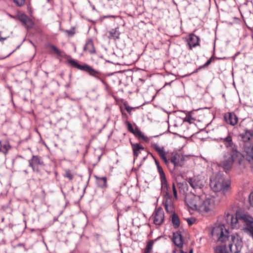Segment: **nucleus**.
<instances>
[{"mask_svg":"<svg viewBox=\"0 0 253 253\" xmlns=\"http://www.w3.org/2000/svg\"><path fill=\"white\" fill-rule=\"evenodd\" d=\"M215 230L219 231V236L217 240L218 243H226L232 253H239L243 247L242 240L236 234L230 235L229 232L225 229L223 225L214 227Z\"/></svg>","mask_w":253,"mask_h":253,"instance_id":"f257e3e1","label":"nucleus"},{"mask_svg":"<svg viewBox=\"0 0 253 253\" xmlns=\"http://www.w3.org/2000/svg\"><path fill=\"white\" fill-rule=\"evenodd\" d=\"M244 161V156L238 150L227 151L224 153L219 166L227 173L234 164L241 166Z\"/></svg>","mask_w":253,"mask_h":253,"instance_id":"f03ea898","label":"nucleus"},{"mask_svg":"<svg viewBox=\"0 0 253 253\" xmlns=\"http://www.w3.org/2000/svg\"><path fill=\"white\" fill-rule=\"evenodd\" d=\"M226 223L232 228L239 227L240 224L244 223V226L253 224V217L250 214L243 212H238L236 215L228 213L225 217Z\"/></svg>","mask_w":253,"mask_h":253,"instance_id":"7ed1b4c3","label":"nucleus"},{"mask_svg":"<svg viewBox=\"0 0 253 253\" xmlns=\"http://www.w3.org/2000/svg\"><path fill=\"white\" fill-rule=\"evenodd\" d=\"M210 185L213 191H221L225 195L230 191L231 182L219 173L211 178Z\"/></svg>","mask_w":253,"mask_h":253,"instance_id":"20e7f679","label":"nucleus"},{"mask_svg":"<svg viewBox=\"0 0 253 253\" xmlns=\"http://www.w3.org/2000/svg\"><path fill=\"white\" fill-rule=\"evenodd\" d=\"M68 63L70 64L72 68H77L81 71L86 72L91 76L94 77L99 81H101L102 79L101 77V73L94 69L90 66L84 64V65H80L78 61L73 59L68 60Z\"/></svg>","mask_w":253,"mask_h":253,"instance_id":"39448f33","label":"nucleus"},{"mask_svg":"<svg viewBox=\"0 0 253 253\" xmlns=\"http://www.w3.org/2000/svg\"><path fill=\"white\" fill-rule=\"evenodd\" d=\"M199 206L200 211H205L206 212H208L214 208V199L211 197L210 196H207L205 194H202L201 195Z\"/></svg>","mask_w":253,"mask_h":253,"instance_id":"423d86ee","label":"nucleus"},{"mask_svg":"<svg viewBox=\"0 0 253 253\" xmlns=\"http://www.w3.org/2000/svg\"><path fill=\"white\" fill-rule=\"evenodd\" d=\"M201 197V195L193 194L191 196H187L185 197V202L191 209L199 211Z\"/></svg>","mask_w":253,"mask_h":253,"instance_id":"0eeeda50","label":"nucleus"},{"mask_svg":"<svg viewBox=\"0 0 253 253\" xmlns=\"http://www.w3.org/2000/svg\"><path fill=\"white\" fill-rule=\"evenodd\" d=\"M168 160H169V164L171 163L173 166V169L177 167H182L184 161L183 155L178 153H172L169 156Z\"/></svg>","mask_w":253,"mask_h":253,"instance_id":"6e6552de","label":"nucleus"},{"mask_svg":"<svg viewBox=\"0 0 253 253\" xmlns=\"http://www.w3.org/2000/svg\"><path fill=\"white\" fill-rule=\"evenodd\" d=\"M153 222L156 225H160L164 221V212L161 207L155 209L153 213Z\"/></svg>","mask_w":253,"mask_h":253,"instance_id":"1a4fd4ad","label":"nucleus"},{"mask_svg":"<svg viewBox=\"0 0 253 253\" xmlns=\"http://www.w3.org/2000/svg\"><path fill=\"white\" fill-rule=\"evenodd\" d=\"M28 162L29 166L32 169L33 171L38 172L39 171L38 166H44L42 158L37 155H33L32 159L29 160Z\"/></svg>","mask_w":253,"mask_h":253,"instance_id":"9d476101","label":"nucleus"},{"mask_svg":"<svg viewBox=\"0 0 253 253\" xmlns=\"http://www.w3.org/2000/svg\"><path fill=\"white\" fill-rule=\"evenodd\" d=\"M188 182L189 185L194 190H195V192L197 194H200L201 192H202V188L203 187L204 185L201 180L197 179L195 178H191L189 179Z\"/></svg>","mask_w":253,"mask_h":253,"instance_id":"9b49d317","label":"nucleus"},{"mask_svg":"<svg viewBox=\"0 0 253 253\" xmlns=\"http://www.w3.org/2000/svg\"><path fill=\"white\" fill-rule=\"evenodd\" d=\"M242 140L244 143V147L246 145H249L250 143L253 142V130H247L245 132L240 134Z\"/></svg>","mask_w":253,"mask_h":253,"instance_id":"f8f14e48","label":"nucleus"},{"mask_svg":"<svg viewBox=\"0 0 253 253\" xmlns=\"http://www.w3.org/2000/svg\"><path fill=\"white\" fill-rule=\"evenodd\" d=\"M224 119L225 122L232 126L236 125L238 122V118L233 112L225 113L224 115Z\"/></svg>","mask_w":253,"mask_h":253,"instance_id":"ddd939ff","label":"nucleus"},{"mask_svg":"<svg viewBox=\"0 0 253 253\" xmlns=\"http://www.w3.org/2000/svg\"><path fill=\"white\" fill-rule=\"evenodd\" d=\"M222 140L227 148V151L237 150L235 145L232 141V136L229 133H228V135L225 138H222Z\"/></svg>","mask_w":253,"mask_h":253,"instance_id":"4468645a","label":"nucleus"},{"mask_svg":"<svg viewBox=\"0 0 253 253\" xmlns=\"http://www.w3.org/2000/svg\"><path fill=\"white\" fill-rule=\"evenodd\" d=\"M199 38L194 34H190L187 40L190 49L199 45Z\"/></svg>","mask_w":253,"mask_h":253,"instance_id":"2eb2a0df","label":"nucleus"},{"mask_svg":"<svg viewBox=\"0 0 253 253\" xmlns=\"http://www.w3.org/2000/svg\"><path fill=\"white\" fill-rule=\"evenodd\" d=\"M155 150L158 153L159 155L163 160L165 164L169 167V160H168V158L166 156V153L165 151L164 148L163 147H161L159 145L155 144L154 146Z\"/></svg>","mask_w":253,"mask_h":253,"instance_id":"dca6fc26","label":"nucleus"},{"mask_svg":"<svg viewBox=\"0 0 253 253\" xmlns=\"http://www.w3.org/2000/svg\"><path fill=\"white\" fill-rule=\"evenodd\" d=\"M161 184L162 192L164 194V198H167V197H172L169 192V186L166 177L161 178Z\"/></svg>","mask_w":253,"mask_h":253,"instance_id":"f3484780","label":"nucleus"},{"mask_svg":"<svg viewBox=\"0 0 253 253\" xmlns=\"http://www.w3.org/2000/svg\"><path fill=\"white\" fill-rule=\"evenodd\" d=\"M172 241L175 246L181 249L183 245V240L182 236L180 232H176L173 233Z\"/></svg>","mask_w":253,"mask_h":253,"instance_id":"a211bd4d","label":"nucleus"},{"mask_svg":"<svg viewBox=\"0 0 253 253\" xmlns=\"http://www.w3.org/2000/svg\"><path fill=\"white\" fill-rule=\"evenodd\" d=\"M163 204L165 206L166 211L167 212L172 213L174 211V207L172 202V197L168 196L167 198H164Z\"/></svg>","mask_w":253,"mask_h":253,"instance_id":"6ab92c4d","label":"nucleus"},{"mask_svg":"<svg viewBox=\"0 0 253 253\" xmlns=\"http://www.w3.org/2000/svg\"><path fill=\"white\" fill-rule=\"evenodd\" d=\"M94 177L98 187L102 189H106L108 187L107 183V179L106 177H99L97 175H94Z\"/></svg>","mask_w":253,"mask_h":253,"instance_id":"aec40b11","label":"nucleus"},{"mask_svg":"<svg viewBox=\"0 0 253 253\" xmlns=\"http://www.w3.org/2000/svg\"><path fill=\"white\" fill-rule=\"evenodd\" d=\"M245 148L247 151L246 160L250 163H253V142L246 145Z\"/></svg>","mask_w":253,"mask_h":253,"instance_id":"412c9836","label":"nucleus"},{"mask_svg":"<svg viewBox=\"0 0 253 253\" xmlns=\"http://www.w3.org/2000/svg\"><path fill=\"white\" fill-rule=\"evenodd\" d=\"M130 144L132 146L133 154L135 159L137 158L139 154L140 153V151L144 150V148L139 143L130 142Z\"/></svg>","mask_w":253,"mask_h":253,"instance_id":"4be33fe9","label":"nucleus"},{"mask_svg":"<svg viewBox=\"0 0 253 253\" xmlns=\"http://www.w3.org/2000/svg\"><path fill=\"white\" fill-rule=\"evenodd\" d=\"M18 19L23 23V24L27 26V28L32 27V22L26 15L21 14L19 15Z\"/></svg>","mask_w":253,"mask_h":253,"instance_id":"5701e85b","label":"nucleus"},{"mask_svg":"<svg viewBox=\"0 0 253 253\" xmlns=\"http://www.w3.org/2000/svg\"><path fill=\"white\" fill-rule=\"evenodd\" d=\"M84 50L88 51L91 54H93L95 52L94 44L91 40H88L86 42L84 47Z\"/></svg>","mask_w":253,"mask_h":253,"instance_id":"b1692460","label":"nucleus"},{"mask_svg":"<svg viewBox=\"0 0 253 253\" xmlns=\"http://www.w3.org/2000/svg\"><path fill=\"white\" fill-rule=\"evenodd\" d=\"M221 244V245H218L214 248V253H229L227 249V243Z\"/></svg>","mask_w":253,"mask_h":253,"instance_id":"393cba45","label":"nucleus"},{"mask_svg":"<svg viewBox=\"0 0 253 253\" xmlns=\"http://www.w3.org/2000/svg\"><path fill=\"white\" fill-rule=\"evenodd\" d=\"M11 147L9 142L4 140L3 144L0 147V152H2L4 155H6Z\"/></svg>","mask_w":253,"mask_h":253,"instance_id":"a878e982","label":"nucleus"},{"mask_svg":"<svg viewBox=\"0 0 253 253\" xmlns=\"http://www.w3.org/2000/svg\"><path fill=\"white\" fill-rule=\"evenodd\" d=\"M160 238H161V237H159L155 240H150L147 244L146 247L144 249V253H152L153 246L154 242L157 241Z\"/></svg>","mask_w":253,"mask_h":253,"instance_id":"bb28decb","label":"nucleus"},{"mask_svg":"<svg viewBox=\"0 0 253 253\" xmlns=\"http://www.w3.org/2000/svg\"><path fill=\"white\" fill-rule=\"evenodd\" d=\"M132 133H133L135 136L142 138L145 141H148V137L144 135L136 126H135V128L134 129L133 132H132Z\"/></svg>","mask_w":253,"mask_h":253,"instance_id":"cd10ccee","label":"nucleus"},{"mask_svg":"<svg viewBox=\"0 0 253 253\" xmlns=\"http://www.w3.org/2000/svg\"><path fill=\"white\" fill-rule=\"evenodd\" d=\"M171 221L174 228H178L180 225V220L178 216L173 212L171 216Z\"/></svg>","mask_w":253,"mask_h":253,"instance_id":"c85d7f7f","label":"nucleus"},{"mask_svg":"<svg viewBox=\"0 0 253 253\" xmlns=\"http://www.w3.org/2000/svg\"><path fill=\"white\" fill-rule=\"evenodd\" d=\"M243 229L244 232L253 240V223L248 226H244Z\"/></svg>","mask_w":253,"mask_h":253,"instance_id":"c756f323","label":"nucleus"},{"mask_svg":"<svg viewBox=\"0 0 253 253\" xmlns=\"http://www.w3.org/2000/svg\"><path fill=\"white\" fill-rule=\"evenodd\" d=\"M47 47L48 48L52 49L54 53L56 54L58 56H63V51H62V50L58 49L55 45L51 44H49L47 45Z\"/></svg>","mask_w":253,"mask_h":253,"instance_id":"7c9ffc66","label":"nucleus"},{"mask_svg":"<svg viewBox=\"0 0 253 253\" xmlns=\"http://www.w3.org/2000/svg\"><path fill=\"white\" fill-rule=\"evenodd\" d=\"M110 35L113 37L114 39H119V33L117 31V29H112L110 32Z\"/></svg>","mask_w":253,"mask_h":253,"instance_id":"2f4dec72","label":"nucleus"},{"mask_svg":"<svg viewBox=\"0 0 253 253\" xmlns=\"http://www.w3.org/2000/svg\"><path fill=\"white\" fill-rule=\"evenodd\" d=\"M157 168L158 172L160 175V179L166 177L164 170L161 166H159Z\"/></svg>","mask_w":253,"mask_h":253,"instance_id":"473e14b6","label":"nucleus"},{"mask_svg":"<svg viewBox=\"0 0 253 253\" xmlns=\"http://www.w3.org/2000/svg\"><path fill=\"white\" fill-rule=\"evenodd\" d=\"M172 253H187L186 252H184L182 249L177 250L176 249H174L172 250ZM189 253H193V249H191L189 251Z\"/></svg>","mask_w":253,"mask_h":253,"instance_id":"72a5a7b5","label":"nucleus"},{"mask_svg":"<svg viewBox=\"0 0 253 253\" xmlns=\"http://www.w3.org/2000/svg\"><path fill=\"white\" fill-rule=\"evenodd\" d=\"M214 59V57L213 56H211L203 66H200L199 69L208 66Z\"/></svg>","mask_w":253,"mask_h":253,"instance_id":"f704fd0d","label":"nucleus"},{"mask_svg":"<svg viewBox=\"0 0 253 253\" xmlns=\"http://www.w3.org/2000/svg\"><path fill=\"white\" fill-rule=\"evenodd\" d=\"M126 124L127 127V130L131 133L133 132L134 129L131 124L130 122L127 121L126 122Z\"/></svg>","mask_w":253,"mask_h":253,"instance_id":"c9c22d12","label":"nucleus"},{"mask_svg":"<svg viewBox=\"0 0 253 253\" xmlns=\"http://www.w3.org/2000/svg\"><path fill=\"white\" fill-rule=\"evenodd\" d=\"M65 177L68 178L69 180H72L73 178V175L69 170H66L65 174Z\"/></svg>","mask_w":253,"mask_h":253,"instance_id":"e433bc0d","label":"nucleus"},{"mask_svg":"<svg viewBox=\"0 0 253 253\" xmlns=\"http://www.w3.org/2000/svg\"><path fill=\"white\" fill-rule=\"evenodd\" d=\"M14 3L19 6H21L24 4L25 0H13Z\"/></svg>","mask_w":253,"mask_h":253,"instance_id":"4c0bfd02","label":"nucleus"},{"mask_svg":"<svg viewBox=\"0 0 253 253\" xmlns=\"http://www.w3.org/2000/svg\"><path fill=\"white\" fill-rule=\"evenodd\" d=\"M186 220H187V222L188 225L189 226H190L194 223V222L196 221V219H195V218H194L193 217H191V218H188L186 219Z\"/></svg>","mask_w":253,"mask_h":253,"instance_id":"58836bf2","label":"nucleus"},{"mask_svg":"<svg viewBox=\"0 0 253 253\" xmlns=\"http://www.w3.org/2000/svg\"><path fill=\"white\" fill-rule=\"evenodd\" d=\"M172 190L174 198L176 199L177 198V194L174 183L172 184Z\"/></svg>","mask_w":253,"mask_h":253,"instance_id":"ea45409f","label":"nucleus"},{"mask_svg":"<svg viewBox=\"0 0 253 253\" xmlns=\"http://www.w3.org/2000/svg\"><path fill=\"white\" fill-rule=\"evenodd\" d=\"M249 201L251 206H253V193L250 194L249 197Z\"/></svg>","mask_w":253,"mask_h":253,"instance_id":"a19ab883","label":"nucleus"},{"mask_svg":"<svg viewBox=\"0 0 253 253\" xmlns=\"http://www.w3.org/2000/svg\"><path fill=\"white\" fill-rule=\"evenodd\" d=\"M125 109L128 113H130L133 108H132L128 105H125Z\"/></svg>","mask_w":253,"mask_h":253,"instance_id":"79ce46f5","label":"nucleus"},{"mask_svg":"<svg viewBox=\"0 0 253 253\" xmlns=\"http://www.w3.org/2000/svg\"><path fill=\"white\" fill-rule=\"evenodd\" d=\"M152 157L153 158L154 160V161H155V163L157 166V168H158L159 166H161L160 165V164H159V161L153 156L152 154H151Z\"/></svg>","mask_w":253,"mask_h":253,"instance_id":"37998d69","label":"nucleus"},{"mask_svg":"<svg viewBox=\"0 0 253 253\" xmlns=\"http://www.w3.org/2000/svg\"><path fill=\"white\" fill-rule=\"evenodd\" d=\"M240 54V52L239 51V52H237V53H236L235 54V55L234 56H233L231 58L233 60H235V58L236 57Z\"/></svg>","mask_w":253,"mask_h":253,"instance_id":"c03bdc74","label":"nucleus"},{"mask_svg":"<svg viewBox=\"0 0 253 253\" xmlns=\"http://www.w3.org/2000/svg\"><path fill=\"white\" fill-rule=\"evenodd\" d=\"M100 82L102 83V84L104 85L105 86H107L108 84H107V83L103 79H102Z\"/></svg>","mask_w":253,"mask_h":253,"instance_id":"a18cd8bd","label":"nucleus"},{"mask_svg":"<svg viewBox=\"0 0 253 253\" xmlns=\"http://www.w3.org/2000/svg\"><path fill=\"white\" fill-rule=\"evenodd\" d=\"M173 80H172L171 82H170L169 83H165V85H164V86H166L167 85H170L173 82Z\"/></svg>","mask_w":253,"mask_h":253,"instance_id":"49530a36","label":"nucleus"},{"mask_svg":"<svg viewBox=\"0 0 253 253\" xmlns=\"http://www.w3.org/2000/svg\"><path fill=\"white\" fill-rule=\"evenodd\" d=\"M4 143V140H0V147L1 146L2 144Z\"/></svg>","mask_w":253,"mask_h":253,"instance_id":"de8ad7c7","label":"nucleus"},{"mask_svg":"<svg viewBox=\"0 0 253 253\" xmlns=\"http://www.w3.org/2000/svg\"><path fill=\"white\" fill-rule=\"evenodd\" d=\"M113 17H114V16H112V15H107V16H105V18Z\"/></svg>","mask_w":253,"mask_h":253,"instance_id":"09e8293b","label":"nucleus"},{"mask_svg":"<svg viewBox=\"0 0 253 253\" xmlns=\"http://www.w3.org/2000/svg\"><path fill=\"white\" fill-rule=\"evenodd\" d=\"M15 51V50H13L11 53H10L8 55H7L6 57H8L10 56L12 53H13Z\"/></svg>","mask_w":253,"mask_h":253,"instance_id":"8fccbe9b","label":"nucleus"},{"mask_svg":"<svg viewBox=\"0 0 253 253\" xmlns=\"http://www.w3.org/2000/svg\"><path fill=\"white\" fill-rule=\"evenodd\" d=\"M216 59H225V57H223V58H220V57H219V58H216Z\"/></svg>","mask_w":253,"mask_h":253,"instance_id":"3c124183","label":"nucleus"},{"mask_svg":"<svg viewBox=\"0 0 253 253\" xmlns=\"http://www.w3.org/2000/svg\"><path fill=\"white\" fill-rule=\"evenodd\" d=\"M146 157H144L143 158V160L144 161V160L146 159Z\"/></svg>","mask_w":253,"mask_h":253,"instance_id":"603ef678","label":"nucleus"},{"mask_svg":"<svg viewBox=\"0 0 253 253\" xmlns=\"http://www.w3.org/2000/svg\"><path fill=\"white\" fill-rule=\"evenodd\" d=\"M24 172H25L26 174H27V173H28V171H27L26 170H24Z\"/></svg>","mask_w":253,"mask_h":253,"instance_id":"864d4df0","label":"nucleus"},{"mask_svg":"<svg viewBox=\"0 0 253 253\" xmlns=\"http://www.w3.org/2000/svg\"><path fill=\"white\" fill-rule=\"evenodd\" d=\"M48 0V1H49L50 0Z\"/></svg>","mask_w":253,"mask_h":253,"instance_id":"5fc2aeb1","label":"nucleus"}]
</instances>
